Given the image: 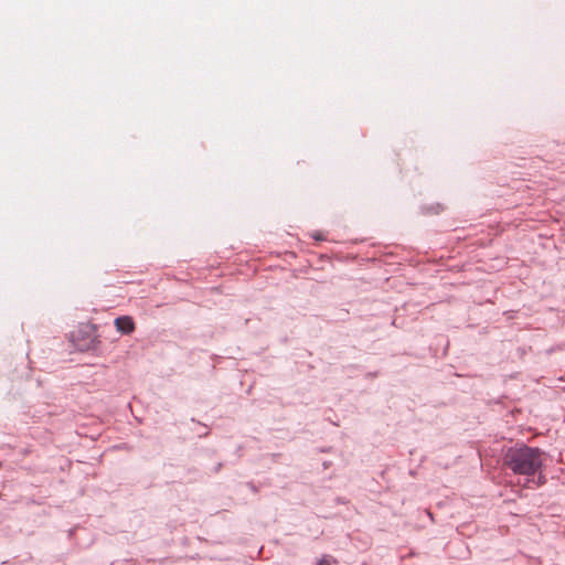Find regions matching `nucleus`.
Here are the masks:
<instances>
[{"label":"nucleus","instance_id":"f257e3e1","mask_svg":"<svg viewBox=\"0 0 565 565\" xmlns=\"http://www.w3.org/2000/svg\"><path fill=\"white\" fill-rule=\"evenodd\" d=\"M503 463L516 475L531 476L542 467V451L525 445L511 447L504 454Z\"/></svg>","mask_w":565,"mask_h":565},{"label":"nucleus","instance_id":"f03ea898","mask_svg":"<svg viewBox=\"0 0 565 565\" xmlns=\"http://www.w3.org/2000/svg\"><path fill=\"white\" fill-rule=\"evenodd\" d=\"M115 326L116 329L124 334H130L136 329L135 322L132 318L129 316H121L116 318Z\"/></svg>","mask_w":565,"mask_h":565},{"label":"nucleus","instance_id":"7ed1b4c3","mask_svg":"<svg viewBox=\"0 0 565 565\" xmlns=\"http://www.w3.org/2000/svg\"><path fill=\"white\" fill-rule=\"evenodd\" d=\"M317 565H331V564L327 557H322L321 559H319Z\"/></svg>","mask_w":565,"mask_h":565}]
</instances>
